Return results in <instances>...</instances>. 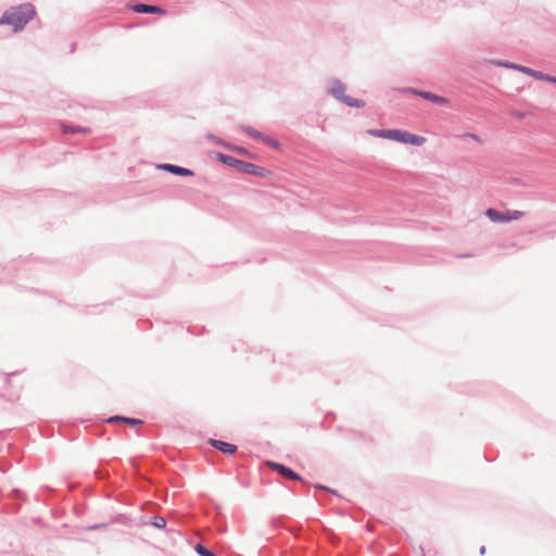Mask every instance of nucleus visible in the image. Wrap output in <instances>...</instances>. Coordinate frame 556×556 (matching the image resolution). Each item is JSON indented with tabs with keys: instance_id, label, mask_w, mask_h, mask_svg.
Masks as SVG:
<instances>
[{
	"instance_id": "nucleus-15",
	"label": "nucleus",
	"mask_w": 556,
	"mask_h": 556,
	"mask_svg": "<svg viewBox=\"0 0 556 556\" xmlns=\"http://www.w3.org/2000/svg\"><path fill=\"white\" fill-rule=\"evenodd\" d=\"M194 549L199 556H216L211 549L206 548L202 544H197Z\"/></svg>"
},
{
	"instance_id": "nucleus-19",
	"label": "nucleus",
	"mask_w": 556,
	"mask_h": 556,
	"mask_svg": "<svg viewBox=\"0 0 556 556\" xmlns=\"http://www.w3.org/2000/svg\"><path fill=\"white\" fill-rule=\"evenodd\" d=\"M207 138L210 140L214 141L218 146L225 147L227 149L230 147V143H227L225 140H223L214 135H208Z\"/></svg>"
},
{
	"instance_id": "nucleus-9",
	"label": "nucleus",
	"mask_w": 556,
	"mask_h": 556,
	"mask_svg": "<svg viewBox=\"0 0 556 556\" xmlns=\"http://www.w3.org/2000/svg\"><path fill=\"white\" fill-rule=\"evenodd\" d=\"M519 72L523 73V74H527L535 79H539V80H544V81H548V83H552V84H556V77L554 76H551L548 74H545L543 72H540V71H535V70H532L530 67H527V66H523L521 68H519Z\"/></svg>"
},
{
	"instance_id": "nucleus-3",
	"label": "nucleus",
	"mask_w": 556,
	"mask_h": 556,
	"mask_svg": "<svg viewBox=\"0 0 556 556\" xmlns=\"http://www.w3.org/2000/svg\"><path fill=\"white\" fill-rule=\"evenodd\" d=\"M346 86L341 83L339 79H331V87L329 88L328 92L336 98L337 100L341 101L345 105L350 108H364L365 102L361 99H355L349 96H345Z\"/></svg>"
},
{
	"instance_id": "nucleus-4",
	"label": "nucleus",
	"mask_w": 556,
	"mask_h": 556,
	"mask_svg": "<svg viewBox=\"0 0 556 556\" xmlns=\"http://www.w3.org/2000/svg\"><path fill=\"white\" fill-rule=\"evenodd\" d=\"M388 139L419 147L426 142V138L401 129H388Z\"/></svg>"
},
{
	"instance_id": "nucleus-17",
	"label": "nucleus",
	"mask_w": 556,
	"mask_h": 556,
	"mask_svg": "<svg viewBox=\"0 0 556 556\" xmlns=\"http://www.w3.org/2000/svg\"><path fill=\"white\" fill-rule=\"evenodd\" d=\"M63 131L64 132H73V134H76V132L89 134L90 132L89 128L75 127V126H64Z\"/></svg>"
},
{
	"instance_id": "nucleus-16",
	"label": "nucleus",
	"mask_w": 556,
	"mask_h": 556,
	"mask_svg": "<svg viewBox=\"0 0 556 556\" xmlns=\"http://www.w3.org/2000/svg\"><path fill=\"white\" fill-rule=\"evenodd\" d=\"M263 142L266 143L268 147L273 148V149H276V150H280L281 148V144L278 140L274 139V138H270L268 136L265 135L264 139H263Z\"/></svg>"
},
{
	"instance_id": "nucleus-22",
	"label": "nucleus",
	"mask_w": 556,
	"mask_h": 556,
	"mask_svg": "<svg viewBox=\"0 0 556 556\" xmlns=\"http://www.w3.org/2000/svg\"><path fill=\"white\" fill-rule=\"evenodd\" d=\"M228 149H230L232 151H236V152H238L240 154H248L247 149L242 148V147H236V146L230 144V147Z\"/></svg>"
},
{
	"instance_id": "nucleus-18",
	"label": "nucleus",
	"mask_w": 556,
	"mask_h": 556,
	"mask_svg": "<svg viewBox=\"0 0 556 556\" xmlns=\"http://www.w3.org/2000/svg\"><path fill=\"white\" fill-rule=\"evenodd\" d=\"M495 64L498 65V66H503V67H506V68H514V70H517V71H519V68L523 67V65L510 63L508 61H496Z\"/></svg>"
},
{
	"instance_id": "nucleus-21",
	"label": "nucleus",
	"mask_w": 556,
	"mask_h": 556,
	"mask_svg": "<svg viewBox=\"0 0 556 556\" xmlns=\"http://www.w3.org/2000/svg\"><path fill=\"white\" fill-rule=\"evenodd\" d=\"M462 138H471V140H475L477 142H482L481 138L473 132H465L464 135H462Z\"/></svg>"
},
{
	"instance_id": "nucleus-14",
	"label": "nucleus",
	"mask_w": 556,
	"mask_h": 556,
	"mask_svg": "<svg viewBox=\"0 0 556 556\" xmlns=\"http://www.w3.org/2000/svg\"><path fill=\"white\" fill-rule=\"evenodd\" d=\"M151 525L157 529H164L166 527V519L162 516H154Z\"/></svg>"
},
{
	"instance_id": "nucleus-6",
	"label": "nucleus",
	"mask_w": 556,
	"mask_h": 556,
	"mask_svg": "<svg viewBox=\"0 0 556 556\" xmlns=\"http://www.w3.org/2000/svg\"><path fill=\"white\" fill-rule=\"evenodd\" d=\"M269 467L275 470L276 472H278L281 477H283L285 479H288V480H294V481H302V477L296 473L295 471H293L291 468L282 465V464H278V463H269Z\"/></svg>"
},
{
	"instance_id": "nucleus-12",
	"label": "nucleus",
	"mask_w": 556,
	"mask_h": 556,
	"mask_svg": "<svg viewBox=\"0 0 556 556\" xmlns=\"http://www.w3.org/2000/svg\"><path fill=\"white\" fill-rule=\"evenodd\" d=\"M108 421L109 422H123V424H128L130 426H138V425L143 424V421L140 419L130 418V417H122V416L110 417Z\"/></svg>"
},
{
	"instance_id": "nucleus-24",
	"label": "nucleus",
	"mask_w": 556,
	"mask_h": 556,
	"mask_svg": "<svg viewBox=\"0 0 556 556\" xmlns=\"http://www.w3.org/2000/svg\"><path fill=\"white\" fill-rule=\"evenodd\" d=\"M103 528H105L104 523H99V525H94V526L90 527L91 530H98V529H103Z\"/></svg>"
},
{
	"instance_id": "nucleus-1",
	"label": "nucleus",
	"mask_w": 556,
	"mask_h": 556,
	"mask_svg": "<svg viewBox=\"0 0 556 556\" xmlns=\"http://www.w3.org/2000/svg\"><path fill=\"white\" fill-rule=\"evenodd\" d=\"M36 14L31 3H23L7 10L0 17V25H9L14 31L22 30Z\"/></svg>"
},
{
	"instance_id": "nucleus-11",
	"label": "nucleus",
	"mask_w": 556,
	"mask_h": 556,
	"mask_svg": "<svg viewBox=\"0 0 556 556\" xmlns=\"http://www.w3.org/2000/svg\"><path fill=\"white\" fill-rule=\"evenodd\" d=\"M159 168L166 170L168 173H172L174 175H177V176H193L194 175L193 170L186 168V167L178 166V165H174V164H161L159 166Z\"/></svg>"
},
{
	"instance_id": "nucleus-23",
	"label": "nucleus",
	"mask_w": 556,
	"mask_h": 556,
	"mask_svg": "<svg viewBox=\"0 0 556 556\" xmlns=\"http://www.w3.org/2000/svg\"><path fill=\"white\" fill-rule=\"evenodd\" d=\"M315 488L328 491V492L333 493V494H337V492L334 490H331V489H329V488H327L325 485H321V484H316Z\"/></svg>"
},
{
	"instance_id": "nucleus-13",
	"label": "nucleus",
	"mask_w": 556,
	"mask_h": 556,
	"mask_svg": "<svg viewBox=\"0 0 556 556\" xmlns=\"http://www.w3.org/2000/svg\"><path fill=\"white\" fill-rule=\"evenodd\" d=\"M241 129L247 132L250 137L263 141L265 135L256 130L251 126H241Z\"/></svg>"
},
{
	"instance_id": "nucleus-2",
	"label": "nucleus",
	"mask_w": 556,
	"mask_h": 556,
	"mask_svg": "<svg viewBox=\"0 0 556 556\" xmlns=\"http://www.w3.org/2000/svg\"><path fill=\"white\" fill-rule=\"evenodd\" d=\"M217 160L223 164L236 168L238 172L257 177H266L268 170L264 167L249 163L231 155L217 153Z\"/></svg>"
},
{
	"instance_id": "nucleus-20",
	"label": "nucleus",
	"mask_w": 556,
	"mask_h": 556,
	"mask_svg": "<svg viewBox=\"0 0 556 556\" xmlns=\"http://www.w3.org/2000/svg\"><path fill=\"white\" fill-rule=\"evenodd\" d=\"M369 134L375 136V137H379V138H387L388 139V129H372V130H369Z\"/></svg>"
},
{
	"instance_id": "nucleus-25",
	"label": "nucleus",
	"mask_w": 556,
	"mask_h": 556,
	"mask_svg": "<svg viewBox=\"0 0 556 556\" xmlns=\"http://www.w3.org/2000/svg\"><path fill=\"white\" fill-rule=\"evenodd\" d=\"M480 554H481V555H484V554H485V546H481V547H480Z\"/></svg>"
},
{
	"instance_id": "nucleus-8",
	"label": "nucleus",
	"mask_w": 556,
	"mask_h": 556,
	"mask_svg": "<svg viewBox=\"0 0 556 556\" xmlns=\"http://www.w3.org/2000/svg\"><path fill=\"white\" fill-rule=\"evenodd\" d=\"M208 444L227 455H232L238 450L237 445L216 439H210Z\"/></svg>"
},
{
	"instance_id": "nucleus-7",
	"label": "nucleus",
	"mask_w": 556,
	"mask_h": 556,
	"mask_svg": "<svg viewBox=\"0 0 556 556\" xmlns=\"http://www.w3.org/2000/svg\"><path fill=\"white\" fill-rule=\"evenodd\" d=\"M408 91L438 105H446L448 103V100L446 98L438 96L430 91H424L414 88H409Z\"/></svg>"
},
{
	"instance_id": "nucleus-5",
	"label": "nucleus",
	"mask_w": 556,
	"mask_h": 556,
	"mask_svg": "<svg viewBox=\"0 0 556 556\" xmlns=\"http://www.w3.org/2000/svg\"><path fill=\"white\" fill-rule=\"evenodd\" d=\"M485 215L493 223H508L511 220L519 219L523 213L520 211H507L505 213L497 211L495 208H488Z\"/></svg>"
},
{
	"instance_id": "nucleus-10",
	"label": "nucleus",
	"mask_w": 556,
	"mask_h": 556,
	"mask_svg": "<svg viewBox=\"0 0 556 556\" xmlns=\"http://www.w3.org/2000/svg\"><path fill=\"white\" fill-rule=\"evenodd\" d=\"M132 11L136 13H151V14H164L165 10L157 5L147 4V3H137L132 5Z\"/></svg>"
}]
</instances>
